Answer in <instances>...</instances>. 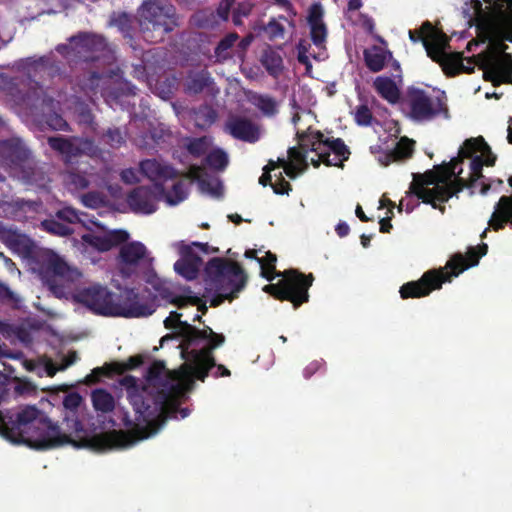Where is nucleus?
<instances>
[{
	"mask_svg": "<svg viewBox=\"0 0 512 512\" xmlns=\"http://www.w3.org/2000/svg\"><path fill=\"white\" fill-rule=\"evenodd\" d=\"M496 157L482 137L467 139L459 150L458 157L449 163L434 167V170L424 174L425 183L433 187H418L414 194L423 203L430 204L444 214L446 207L443 203L457 195L464 188H473L482 178L484 164L494 165Z\"/></svg>",
	"mask_w": 512,
	"mask_h": 512,
	"instance_id": "nucleus-1",
	"label": "nucleus"
},
{
	"mask_svg": "<svg viewBox=\"0 0 512 512\" xmlns=\"http://www.w3.org/2000/svg\"><path fill=\"white\" fill-rule=\"evenodd\" d=\"M0 435L14 444H24L37 450L68 445L67 435L34 405L0 411Z\"/></svg>",
	"mask_w": 512,
	"mask_h": 512,
	"instance_id": "nucleus-2",
	"label": "nucleus"
},
{
	"mask_svg": "<svg viewBox=\"0 0 512 512\" xmlns=\"http://www.w3.org/2000/svg\"><path fill=\"white\" fill-rule=\"evenodd\" d=\"M182 358L185 362L178 370L169 371L162 361H154L147 369L145 387L149 388L152 398L148 411L150 415H157L158 419L164 414L169 402L177 400L186 390L191 389L195 379L204 382L213 366L209 361H194L189 353Z\"/></svg>",
	"mask_w": 512,
	"mask_h": 512,
	"instance_id": "nucleus-3",
	"label": "nucleus"
},
{
	"mask_svg": "<svg viewBox=\"0 0 512 512\" xmlns=\"http://www.w3.org/2000/svg\"><path fill=\"white\" fill-rule=\"evenodd\" d=\"M83 401L78 392H71L63 399V419L58 427L67 435L68 445L75 448H88L96 452H104L119 447H127L133 442L125 432L112 431L88 436L83 423L79 419V407Z\"/></svg>",
	"mask_w": 512,
	"mask_h": 512,
	"instance_id": "nucleus-4",
	"label": "nucleus"
},
{
	"mask_svg": "<svg viewBox=\"0 0 512 512\" xmlns=\"http://www.w3.org/2000/svg\"><path fill=\"white\" fill-rule=\"evenodd\" d=\"M44 58H26L19 62V68L26 72L28 83L18 77L1 76V90L13 105L28 110L30 113L39 108L54 106V98L49 96L39 82L32 80L40 70L45 68Z\"/></svg>",
	"mask_w": 512,
	"mask_h": 512,
	"instance_id": "nucleus-5",
	"label": "nucleus"
},
{
	"mask_svg": "<svg viewBox=\"0 0 512 512\" xmlns=\"http://www.w3.org/2000/svg\"><path fill=\"white\" fill-rule=\"evenodd\" d=\"M205 274L207 280L203 296H211V307H218L225 300L232 302L237 299L248 280L238 262L220 257H214L207 262Z\"/></svg>",
	"mask_w": 512,
	"mask_h": 512,
	"instance_id": "nucleus-6",
	"label": "nucleus"
},
{
	"mask_svg": "<svg viewBox=\"0 0 512 512\" xmlns=\"http://www.w3.org/2000/svg\"><path fill=\"white\" fill-rule=\"evenodd\" d=\"M277 256L267 251L264 257L258 259L260 275L271 282L282 276L278 283H270L263 287V291L281 301H290L295 308L308 301V289L312 285V274L304 275L297 270L289 269L284 272L276 271Z\"/></svg>",
	"mask_w": 512,
	"mask_h": 512,
	"instance_id": "nucleus-7",
	"label": "nucleus"
},
{
	"mask_svg": "<svg viewBox=\"0 0 512 512\" xmlns=\"http://www.w3.org/2000/svg\"><path fill=\"white\" fill-rule=\"evenodd\" d=\"M181 317V313L171 311L164 320L165 328L176 329L182 338L181 356L186 357V353H189L196 362L209 361L210 365H215L213 351L225 342V336L214 332L209 326L198 329L188 322L182 321Z\"/></svg>",
	"mask_w": 512,
	"mask_h": 512,
	"instance_id": "nucleus-8",
	"label": "nucleus"
},
{
	"mask_svg": "<svg viewBox=\"0 0 512 512\" xmlns=\"http://www.w3.org/2000/svg\"><path fill=\"white\" fill-rule=\"evenodd\" d=\"M481 257L474 247L468 249L466 257L457 253L448 260L444 268L428 270L419 280L404 283L399 289L400 297L402 299L426 297L432 291L440 289L443 283L450 282L453 277L476 266Z\"/></svg>",
	"mask_w": 512,
	"mask_h": 512,
	"instance_id": "nucleus-9",
	"label": "nucleus"
},
{
	"mask_svg": "<svg viewBox=\"0 0 512 512\" xmlns=\"http://www.w3.org/2000/svg\"><path fill=\"white\" fill-rule=\"evenodd\" d=\"M139 24L143 38L150 43L163 41L180 25L176 8L168 0H144L139 8Z\"/></svg>",
	"mask_w": 512,
	"mask_h": 512,
	"instance_id": "nucleus-10",
	"label": "nucleus"
},
{
	"mask_svg": "<svg viewBox=\"0 0 512 512\" xmlns=\"http://www.w3.org/2000/svg\"><path fill=\"white\" fill-rule=\"evenodd\" d=\"M119 384L127 390L128 399L135 412V420L128 417L124 418V424L131 429L132 434L126 433L130 440L133 441L130 445L138 440H143L149 437L150 430L157 424V415H150L148 409L151 406V396L149 388L145 385L139 387L136 377L126 375L119 380Z\"/></svg>",
	"mask_w": 512,
	"mask_h": 512,
	"instance_id": "nucleus-11",
	"label": "nucleus"
},
{
	"mask_svg": "<svg viewBox=\"0 0 512 512\" xmlns=\"http://www.w3.org/2000/svg\"><path fill=\"white\" fill-rule=\"evenodd\" d=\"M0 166L19 172L28 184H40L45 180L44 172L32 157L31 151L18 137L0 140Z\"/></svg>",
	"mask_w": 512,
	"mask_h": 512,
	"instance_id": "nucleus-12",
	"label": "nucleus"
},
{
	"mask_svg": "<svg viewBox=\"0 0 512 512\" xmlns=\"http://www.w3.org/2000/svg\"><path fill=\"white\" fill-rule=\"evenodd\" d=\"M407 103L409 116L416 122H429L440 116L450 118L444 91L433 97L423 89L410 87L407 90Z\"/></svg>",
	"mask_w": 512,
	"mask_h": 512,
	"instance_id": "nucleus-13",
	"label": "nucleus"
},
{
	"mask_svg": "<svg viewBox=\"0 0 512 512\" xmlns=\"http://www.w3.org/2000/svg\"><path fill=\"white\" fill-rule=\"evenodd\" d=\"M433 38L436 41L435 47H431L428 42L425 41L424 48L427 56L431 58L432 61L438 63L447 76L455 77L461 72H470L473 70L465 68L462 52H446L450 47V38L445 33L434 32Z\"/></svg>",
	"mask_w": 512,
	"mask_h": 512,
	"instance_id": "nucleus-14",
	"label": "nucleus"
},
{
	"mask_svg": "<svg viewBox=\"0 0 512 512\" xmlns=\"http://www.w3.org/2000/svg\"><path fill=\"white\" fill-rule=\"evenodd\" d=\"M117 295L107 287L96 284L80 289L75 295V302L87 307L93 313L102 316L123 314L114 306Z\"/></svg>",
	"mask_w": 512,
	"mask_h": 512,
	"instance_id": "nucleus-15",
	"label": "nucleus"
},
{
	"mask_svg": "<svg viewBox=\"0 0 512 512\" xmlns=\"http://www.w3.org/2000/svg\"><path fill=\"white\" fill-rule=\"evenodd\" d=\"M50 148L59 153L66 164L81 156H96L99 152L94 140L79 136H51L47 139Z\"/></svg>",
	"mask_w": 512,
	"mask_h": 512,
	"instance_id": "nucleus-16",
	"label": "nucleus"
},
{
	"mask_svg": "<svg viewBox=\"0 0 512 512\" xmlns=\"http://www.w3.org/2000/svg\"><path fill=\"white\" fill-rule=\"evenodd\" d=\"M68 40L72 44L73 53L86 63L95 62L112 52L106 38L96 33L79 32Z\"/></svg>",
	"mask_w": 512,
	"mask_h": 512,
	"instance_id": "nucleus-17",
	"label": "nucleus"
},
{
	"mask_svg": "<svg viewBox=\"0 0 512 512\" xmlns=\"http://www.w3.org/2000/svg\"><path fill=\"white\" fill-rule=\"evenodd\" d=\"M298 145L290 147L287 151L288 158L296 162H309L314 167L320 166V131L297 133Z\"/></svg>",
	"mask_w": 512,
	"mask_h": 512,
	"instance_id": "nucleus-18",
	"label": "nucleus"
},
{
	"mask_svg": "<svg viewBox=\"0 0 512 512\" xmlns=\"http://www.w3.org/2000/svg\"><path fill=\"white\" fill-rule=\"evenodd\" d=\"M197 247L203 253L209 252L208 243L193 242L191 245L181 243L179 253L181 258L174 264V270L187 280H194L202 264V258L193 250Z\"/></svg>",
	"mask_w": 512,
	"mask_h": 512,
	"instance_id": "nucleus-19",
	"label": "nucleus"
},
{
	"mask_svg": "<svg viewBox=\"0 0 512 512\" xmlns=\"http://www.w3.org/2000/svg\"><path fill=\"white\" fill-rule=\"evenodd\" d=\"M140 172L153 182L152 188L158 195H165L164 182L178 178L179 172L170 164L156 159H145L139 164Z\"/></svg>",
	"mask_w": 512,
	"mask_h": 512,
	"instance_id": "nucleus-20",
	"label": "nucleus"
},
{
	"mask_svg": "<svg viewBox=\"0 0 512 512\" xmlns=\"http://www.w3.org/2000/svg\"><path fill=\"white\" fill-rule=\"evenodd\" d=\"M114 306L123 314H113V317L138 318L154 312L151 304L139 302V294L133 288H126L120 296L117 295Z\"/></svg>",
	"mask_w": 512,
	"mask_h": 512,
	"instance_id": "nucleus-21",
	"label": "nucleus"
},
{
	"mask_svg": "<svg viewBox=\"0 0 512 512\" xmlns=\"http://www.w3.org/2000/svg\"><path fill=\"white\" fill-rule=\"evenodd\" d=\"M148 253L145 245L138 241L126 243L119 251L120 272L124 277H131L136 267L148 262Z\"/></svg>",
	"mask_w": 512,
	"mask_h": 512,
	"instance_id": "nucleus-22",
	"label": "nucleus"
},
{
	"mask_svg": "<svg viewBox=\"0 0 512 512\" xmlns=\"http://www.w3.org/2000/svg\"><path fill=\"white\" fill-rule=\"evenodd\" d=\"M161 196L151 186L141 185L128 193L126 201L134 213L148 215L157 210V201L161 199Z\"/></svg>",
	"mask_w": 512,
	"mask_h": 512,
	"instance_id": "nucleus-23",
	"label": "nucleus"
},
{
	"mask_svg": "<svg viewBox=\"0 0 512 512\" xmlns=\"http://www.w3.org/2000/svg\"><path fill=\"white\" fill-rule=\"evenodd\" d=\"M37 265L39 273L44 277H59L70 279L71 268L69 265L52 250H45L38 255Z\"/></svg>",
	"mask_w": 512,
	"mask_h": 512,
	"instance_id": "nucleus-24",
	"label": "nucleus"
},
{
	"mask_svg": "<svg viewBox=\"0 0 512 512\" xmlns=\"http://www.w3.org/2000/svg\"><path fill=\"white\" fill-rule=\"evenodd\" d=\"M350 154V150L343 139L322 138V164L342 168Z\"/></svg>",
	"mask_w": 512,
	"mask_h": 512,
	"instance_id": "nucleus-25",
	"label": "nucleus"
},
{
	"mask_svg": "<svg viewBox=\"0 0 512 512\" xmlns=\"http://www.w3.org/2000/svg\"><path fill=\"white\" fill-rule=\"evenodd\" d=\"M225 130L233 138L247 143H255L260 138L259 127L244 117L230 118L225 125Z\"/></svg>",
	"mask_w": 512,
	"mask_h": 512,
	"instance_id": "nucleus-26",
	"label": "nucleus"
},
{
	"mask_svg": "<svg viewBox=\"0 0 512 512\" xmlns=\"http://www.w3.org/2000/svg\"><path fill=\"white\" fill-rule=\"evenodd\" d=\"M484 77L495 87L501 84H512V55L504 52L501 59L485 71Z\"/></svg>",
	"mask_w": 512,
	"mask_h": 512,
	"instance_id": "nucleus-27",
	"label": "nucleus"
},
{
	"mask_svg": "<svg viewBox=\"0 0 512 512\" xmlns=\"http://www.w3.org/2000/svg\"><path fill=\"white\" fill-rule=\"evenodd\" d=\"M508 183L512 187V176L509 177ZM507 224L512 226V195L500 197L489 220V225L495 231L504 229Z\"/></svg>",
	"mask_w": 512,
	"mask_h": 512,
	"instance_id": "nucleus-28",
	"label": "nucleus"
},
{
	"mask_svg": "<svg viewBox=\"0 0 512 512\" xmlns=\"http://www.w3.org/2000/svg\"><path fill=\"white\" fill-rule=\"evenodd\" d=\"M144 362L142 355L130 356L126 361L123 362H111L107 363L102 367H97L93 370L94 374L111 377L112 375H121L126 371L134 370L141 366Z\"/></svg>",
	"mask_w": 512,
	"mask_h": 512,
	"instance_id": "nucleus-29",
	"label": "nucleus"
},
{
	"mask_svg": "<svg viewBox=\"0 0 512 512\" xmlns=\"http://www.w3.org/2000/svg\"><path fill=\"white\" fill-rule=\"evenodd\" d=\"M366 67L373 73L381 71L386 62L392 58V52L380 46L373 45L363 52Z\"/></svg>",
	"mask_w": 512,
	"mask_h": 512,
	"instance_id": "nucleus-30",
	"label": "nucleus"
},
{
	"mask_svg": "<svg viewBox=\"0 0 512 512\" xmlns=\"http://www.w3.org/2000/svg\"><path fill=\"white\" fill-rule=\"evenodd\" d=\"M58 102L54 100V106L49 108L45 105V107H41L34 112H31L33 115L42 116L44 122L53 130L56 131H70L69 124L67 121L58 113L55 112Z\"/></svg>",
	"mask_w": 512,
	"mask_h": 512,
	"instance_id": "nucleus-31",
	"label": "nucleus"
},
{
	"mask_svg": "<svg viewBox=\"0 0 512 512\" xmlns=\"http://www.w3.org/2000/svg\"><path fill=\"white\" fill-rule=\"evenodd\" d=\"M374 89L378 95L391 104H395L400 99V90L394 80L386 76H379L374 80Z\"/></svg>",
	"mask_w": 512,
	"mask_h": 512,
	"instance_id": "nucleus-32",
	"label": "nucleus"
},
{
	"mask_svg": "<svg viewBox=\"0 0 512 512\" xmlns=\"http://www.w3.org/2000/svg\"><path fill=\"white\" fill-rule=\"evenodd\" d=\"M414 143L415 142L413 140H410L407 137L401 138L396 144L395 148L385 155V161L383 164L387 166L391 162L411 157Z\"/></svg>",
	"mask_w": 512,
	"mask_h": 512,
	"instance_id": "nucleus-33",
	"label": "nucleus"
},
{
	"mask_svg": "<svg viewBox=\"0 0 512 512\" xmlns=\"http://www.w3.org/2000/svg\"><path fill=\"white\" fill-rule=\"evenodd\" d=\"M211 81L210 73L207 70L192 73L187 78L185 90L188 94H199L210 85Z\"/></svg>",
	"mask_w": 512,
	"mask_h": 512,
	"instance_id": "nucleus-34",
	"label": "nucleus"
},
{
	"mask_svg": "<svg viewBox=\"0 0 512 512\" xmlns=\"http://www.w3.org/2000/svg\"><path fill=\"white\" fill-rule=\"evenodd\" d=\"M260 61L269 75L277 77L281 74L283 70V59L277 51L271 48L264 50Z\"/></svg>",
	"mask_w": 512,
	"mask_h": 512,
	"instance_id": "nucleus-35",
	"label": "nucleus"
},
{
	"mask_svg": "<svg viewBox=\"0 0 512 512\" xmlns=\"http://www.w3.org/2000/svg\"><path fill=\"white\" fill-rule=\"evenodd\" d=\"M91 400L96 411L102 413L112 412L115 408V400L111 393L107 390L98 388L92 391Z\"/></svg>",
	"mask_w": 512,
	"mask_h": 512,
	"instance_id": "nucleus-36",
	"label": "nucleus"
},
{
	"mask_svg": "<svg viewBox=\"0 0 512 512\" xmlns=\"http://www.w3.org/2000/svg\"><path fill=\"white\" fill-rule=\"evenodd\" d=\"M434 32L435 33H444L442 30L435 28L431 22L425 21L421 25L419 31H417V30L409 31V38L414 43L421 41L422 44L424 45V43L426 41V42H428V44L431 47H435L436 41L433 38Z\"/></svg>",
	"mask_w": 512,
	"mask_h": 512,
	"instance_id": "nucleus-37",
	"label": "nucleus"
},
{
	"mask_svg": "<svg viewBox=\"0 0 512 512\" xmlns=\"http://www.w3.org/2000/svg\"><path fill=\"white\" fill-rule=\"evenodd\" d=\"M127 134L126 128L110 127L102 134L101 140L111 148L117 149L126 143Z\"/></svg>",
	"mask_w": 512,
	"mask_h": 512,
	"instance_id": "nucleus-38",
	"label": "nucleus"
},
{
	"mask_svg": "<svg viewBox=\"0 0 512 512\" xmlns=\"http://www.w3.org/2000/svg\"><path fill=\"white\" fill-rule=\"evenodd\" d=\"M228 163L229 159L227 153L220 148L211 150L205 157V164L216 171H224Z\"/></svg>",
	"mask_w": 512,
	"mask_h": 512,
	"instance_id": "nucleus-39",
	"label": "nucleus"
},
{
	"mask_svg": "<svg viewBox=\"0 0 512 512\" xmlns=\"http://www.w3.org/2000/svg\"><path fill=\"white\" fill-rule=\"evenodd\" d=\"M188 196V190L184 181L179 180L172 186L171 191L165 190V195L161 196L164 198L169 205H177L184 201Z\"/></svg>",
	"mask_w": 512,
	"mask_h": 512,
	"instance_id": "nucleus-40",
	"label": "nucleus"
},
{
	"mask_svg": "<svg viewBox=\"0 0 512 512\" xmlns=\"http://www.w3.org/2000/svg\"><path fill=\"white\" fill-rule=\"evenodd\" d=\"M311 29V38L316 46L320 45V2L314 3L307 17Z\"/></svg>",
	"mask_w": 512,
	"mask_h": 512,
	"instance_id": "nucleus-41",
	"label": "nucleus"
},
{
	"mask_svg": "<svg viewBox=\"0 0 512 512\" xmlns=\"http://www.w3.org/2000/svg\"><path fill=\"white\" fill-rule=\"evenodd\" d=\"M63 179L66 187L72 191L84 190L88 188L90 183L84 174L76 171H67Z\"/></svg>",
	"mask_w": 512,
	"mask_h": 512,
	"instance_id": "nucleus-42",
	"label": "nucleus"
},
{
	"mask_svg": "<svg viewBox=\"0 0 512 512\" xmlns=\"http://www.w3.org/2000/svg\"><path fill=\"white\" fill-rule=\"evenodd\" d=\"M252 103L266 116L271 117L277 113V102L271 96L255 95Z\"/></svg>",
	"mask_w": 512,
	"mask_h": 512,
	"instance_id": "nucleus-43",
	"label": "nucleus"
},
{
	"mask_svg": "<svg viewBox=\"0 0 512 512\" xmlns=\"http://www.w3.org/2000/svg\"><path fill=\"white\" fill-rule=\"evenodd\" d=\"M43 230L57 236H68L73 233V229L55 219H45L41 222Z\"/></svg>",
	"mask_w": 512,
	"mask_h": 512,
	"instance_id": "nucleus-44",
	"label": "nucleus"
},
{
	"mask_svg": "<svg viewBox=\"0 0 512 512\" xmlns=\"http://www.w3.org/2000/svg\"><path fill=\"white\" fill-rule=\"evenodd\" d=\"M354 121L358 126H370L374 120L373 113L367 104L358 105L352 112Z\"/></svg>",
	"mask_w": 512,
	"mask_h": 512,
	"instance_id": "nucleus-45",
	"label": "nucleus"
},
{
	"mask_svg": "<svg viewBox=\"0 0 512 512\" xmlns=\"http://www.w3.org/2000/svg\"><path fill=\"white\" fill-rule=\"evenodd\" d=\"M217 119L216 111L208 106L199 108L196 112V121L199 127L211 126Z\"/></svg>",
	"mask_w": 512,
	"mask_h": 512,
	"instance_id": "nucleus-46",
	"label": "nucleus"
},
{
	"mask_svg": "<svg viewBox=\"0 0 512 512\" xmlns=\"http://www.w3.org/2000/svg\"><path fill=\"white\" fill-rule=\"evenodd\" d=\"M239 36L236 33H230L220 40L215 48V54L218 57L227 58L229 56V50L234 46Z\"/></svg>",
	"mask_w": 512,
	"mask_h": 512,
	"instance_id": "nucleus-47",
	"label": "nucleus"
},
{
	"mask_svg": "<svg viewBox=\"0 0 512 512\" xmlns=\"http://www.w3.org/2000/svg\"><path fill=\"white\" fill-rule=\"evenodd\" d=\"M77 118L79 124L85 125L92 130L96 129L97 124L95 123V117L86 104H81L77 109Z\"/></svg>",
	"mask_w": 512,
	"mask_h": 512,
	"instance_id": "nucleus-48",
	"label": "nucleus"
},
{
	"mask_svg": "<svg viewBox=\"0 0 512 512\" xmlns=\"http://www.w3.org/2000/svg\"><path fill=\"white\" fill-rule=\"evenodd\" d=\"M163 298L167 299L171 304L177 306L178 308H184L188 303L192 305H199L200 299L197 296H177L172 295L170 292H163Z\"/></svg>",
	"mask_w": 512,
	"mask_h": 512,
	"instance_id": "nucleus-49",
	"label": "nucleus"
},
{
	"mask_svg": "<svg viewBox=\"0 0 512 512\" xmlns=\"http://www.w3.org/2000/svg\"><path fill=\"white\" fill-rule=\"evenodd\" d=\"M84 213H79L77 210L71 207H64L56 212V217L64 222L74 224V223H83L81 216Z\"/></svg>",
	"mask_w": 512,
	"mask_h": 512,
	"instance_id": "nucleus-50",
	"label": "nucleus"
},
{
	"mask_svg": "<svg viewBox=\"0 0 512 512\" xmlns=\"http://www.w3.org/2000/svg\"><path fill=\"white\" fill-rule=\"evenodd\" d=\"M83 239L101 252H106L112 249L107 234L88 235L84 236Z\"/></svg>",
	"mask_w": 512,
	"mask_h": 512,
	"instance_id": "nucleus-51",
	"label": "nucleus"
},
{
	"mask_svg": "<svg viewBox=\"0 0 512 512\" xmlns=\"http://www.w3.org/2000/svg\"><path fill=\"white\" fill-rule=\"evenodd\" d=\"M284 31L283 25L275 19L270 20L268 24L264 26V33L271 41L283 38Z\"/></svg>",
	"mask_w": 512,
	"mask_h": 512,
	"instance_id": "nucleus-52",
	"label": "nucleus"
},
{
	"mask_svg": "<svg viewBox=\"0 0 512 512\" xmlns=\"http://www.w3.org/2000/svg\"><path fill=\"white\" fill-rule=\"evenodd\" d=\"M297 50H298V55H297L298 62L300 64H302L303 66H305V73L307 75L311 76L312 64L309 59L308 47L306 46L305 41L299 42V44L297 46Z\"/></svg>",
	"mask_w": 512,
	"mask_h": 512,
	"instance_id": "nucleus-53",
	"label": "nucleus"
},
{
	"mask_svg": "<svg viewBox=\"0 0 512 512\" xmlns=\"http://www.w3.org/2000/svg\"><path fill=\"white\" fill-rule=\"evenodd\" d=\"M309 162H296L294 159H289V163L283 168L285 174L294 179L300 172L306 170Z\"/></svg>",
	"mask_w": 512,
	"mask_h": 512,
	"instance_id": "nucleus-54",
	"label": "nucleus"
},
{
	"mask_svg": "<svg viewBox=\"0 0 512 512\" xmlns=\"http://www.w3.org/2000/svg\"><path fill=\"white\" fill-rule=\"evenodd\" d=\"M106 234L109 239L111 248L126 244V241L129 238V233L122 229L112 230Z\"/></svg>",
	"mask_w": 512,
	"mask_h": 512,
	"instance_id": "nucleus-55",
	"label": "nucleus"
},
{
	"mask_svg": "<svg viewBox=\"0 0 512 512\" xmlns=\"http://www.w3.org/2000/svg\"><path fill=\"white\" fill-rule=\"evenodd\" d=\"M275 182L271 184V187L276 194H288V192L292 189L291 184L285 180L282 173L275 174Z\"/></svg>",
	"mask_w": 512,
	"mask_h": 512,
	"instance_id": "nucleus-56",
	"label": "nucleus"
},
{
	"mask_svg": "<svg viewBox=\"0 0 512 512\" xmlns=\"http://www.w3.org/2000/svg\"><path fill=\"white\" fill-rule=\"evenodd\" d=\"M190 154L199 157L206 152V141L205 138H195L187 146Z\"/></svg>",
	"mask_w": 512,
	"mask_h": 512,
	"instance_id": "nucleus-57",
	"label": "nucleus"
},
{
	"mask_svg": "<svg viewBox=\"0 0 512 512\" xmlns=\"http://www.w3.org/2000/svg\"><path fill=\"white\" fill-rule=\"evenodd\" d=\"M235 0H222L217 9L216 14L218 18L222 21H227L229 18L230 10L232 6L234 5Z\"/></svg>",
	"mask_w": 512,
	"mask_h": 512,
	"instance_id": "nucleus-58",
	"label": "nucleus"
},
{
	"mask_svg": "<svg viewBox=\"0 0 512 512\" xmlns=\"http://www.w3.org/2000/svg\"><path fill=\"white\" fill-rule=\"evenodd\" d=\"M82 202L89 208H97L102 203V199L97 192H88L82 196Z\"/></svg>",
	"mask_w": 512,
	"mask_h": 512,
	"instance_id": "nucleus-59",
	"label": "nucleus"
},
{
	"mask_svg": "<svg viewBox=\"0 0 512 512\" xmlns=\"http://www.w3.org/2000/svg\"><path fill=\"white\" fill-rule=\"evenodd\" d=\"M120 177H121V180L126 184H135V183L139 182L137 173L132 168H127V169L122 170Z\"/></svg>",
	"mask_w": 512,
	"mask_h": 512,
	"instance_id": "nucleus-60",
	"label": "nucleus"
},
{
	"mask_svg": "<svg viewBox=\"0 0 512 512\" xmlns=\"http://www.w3.org/2000/svg\"><path fill=\"white\" fill-rule=\"evenodd\" d=\"M320 369L318 361L310 362L303 370V376L305 379H310Z\"/></svg>",
	"mask_w": 512,
	"mask_h": 512,
	"instance_id": "nucleus-61",
	"label": "nucleus"
},
{
	"mask_svg": "<svg viewBox=\"0 0 512 512\" xmlns=\"http://www.w3.org/2000/svg\"><path fill=\"white\" fill-rule=\"evenodd\" d=\"M15 391L18 394L32 393L35 391V387L32 383L24 381L16 385Z\"/></svg>",
	"mask_w": 512,
	"mask_h": 512,
	"instance_id": "nucleus-62",
	"label": "nucleus"
},
{
	"mask_svg": "<svg viewBox=\"0 0 512 512\" xmlns=\"http://www.w3.org/2000/svg\"><path fill=\"white\" fill-rule=\"evenodd\" d=\"M13 299L14 293L11 291V289L4 283L0 282V300L11 301Z\"/></svg>",
	"mask_w": 512,
	"mask_h": 512,
	"instance_id": "nucleus-63",
	"label": "nucleus"
},
{
	"mask_svg": "<svg viewBox=\"0 0 512 512\" xmlns=\"http://www.w3.org/2000/svg\"><path fill=\"white\" fill-rule=\"evenodd\" d=\"M213 368H216V371L212 373V376L215 377V378H218V377H227V376H230L231 375V372L229 369H227L224 365L222 364H216L214 366H212L209 370L213 369ZM210 371H208L209 373Z\"/></svg>",
	"mask_w": 512,
	"mask_h": 512,
	"instance_id": "nucleus-64",
	"label": "nucleus"
}]
</instances>
